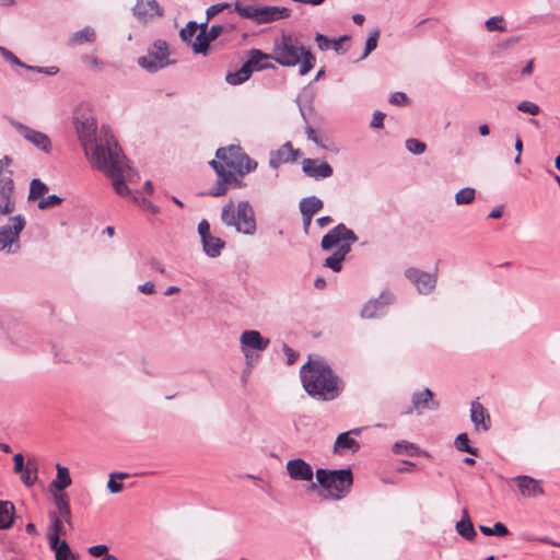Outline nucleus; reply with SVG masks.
<instances>
[{"label": "nucleus", "mask_w": 560, "mask_h": 560, "mask_svg": "<svg viewBox=\"0 0 560 560\" xmlns=\"http://www.w3.org/2000/svg\"><path fill=\"white\" fill-rule=\"evenodd\" d=\"M75 129L91 164L112 179L113 187L119 196H127L130 190L126 179H130L132 170L127 164L126 156L109 127L102 126L97 130L96 119L82 115L75 118Z\"/></svg>", "instance_id": "1"}, {"label": "nucleus", "mask_w": 560, "mask_h": 560, "mask_svg": "<svg viewBox=\"0 0 560 560\" xmlns=\"http://www.w3.org/2000/svg\"><path fill=\"white\" fill-rule=\"evenodd\" d=\"M306 393L320 400H332L339 395L338 377L322 360H308L300 371Z\"/></svg>", "instance_id": "2"}, {"label": "nucleus", "mask_w": 560, "mask_h": 560, "mask_svg": "<svg viewBox=\"0 0 560 560\" xmlns=\"http://www.w3.org/2000/svg\"><path fill=\"white\" fill-rule=\"evenodd\" d=\"M271 57L282 67H295L299 65V73L301 75L307 74L316 62L312 51L290 34H282L280 38L273 42Z\"/></svg>", "instance_id": "3"}, {"label": "nucleus", "mask_w": 560, "mask_h": 560, "mask_svg": "<svg viewBox=\"0 0 560 560\" xmlns=\"http://www.w3.org/2000/svg\"><path fill=\"white\" fill-rule=\"evenodd\" d=\"M358 237L355 233L348 229L343 223H339L323 236L320 246L324 250H329L337 246V249L325 259L324 266L335 272L342 269V261L351 250V244L355 243Z\"/></svg>", "instance_id": "4"}, {"label": "nucleus", "mask_w": 560, "mask_h": 560, "mask_svg": "<svg viewBox=\"0 0 560 560\" xmlns=\"http://www.w3.org/2000/svg\"><path fill=\"white\" fill-rule=\"evenodd\" d=\"M317 482L311 483L310 491H314L318 486L325 491L322 494L324 499L340 500L351 490L353 478L350 468L329 470L319 468L316 470Z\"/></svg>", "instance_id": "5"}, {"label": "nucleus", "mask_w": 560, "mask_h": 560, "mask_svg": "<svg viewBox=\"0 0 560 560\" xmlns=\"http://www.w3.org/2000/svg\"><path fill=\"white\" fill-rule=\"evenodd\" d=\"M221 220L226 226L235 228L238 233L254 235L256 232L255 214L248 201H240L237 205L231 201L225 205Z\"/></svg>", "instance_id": "6"}, {"label": "nucleus", "mask_w": 560, "mask_h": 560, "mask_svg": "<svg viewBox=\"0 0 560 560\" xmlns=\"http://www.w3.org/2000/svg\"><path fill=\"white\" fill-rule=\"evenodd\" d=\"M218 160L210 163L219 164L224 172H231L234 176H244L256 170L257 163L253 161L240 145H230L217 150Z\"/></svg>", "instance_id": "7"}, {"label": "nucleus", "mask_w": 560, "mask_h": 560, "mask_svg": "<svg viewBox=\"0 0 560 560\" xmlns=\"http://www.w3.org/2000/svg\"><path fill=\"white\" fill-rule=\"evenodd\" d=\"M234 11L243 19L253 20L257 24L272 23L279 20L288 19L291 10L285 7L266 5L255 7L243 4L240 0L234 3Z\"/></svg>", "instance_id": "8"}, {"label": "nucleus", "mask_w": 560, "mask_h": 560, "mask_svg": "<svg viewBox=\"0 0 560 560\" xmlns=\"http://www.w3.org/2000/svg\"><path fill=\"white\" fill-rule=\"evenodd\" d=\"M168 56L167 43L163 39H158L149 47L145 56L138 58V65L149 72H156L175 62L170 60Z\"/></svg>", "instance_id": "9"}, {"label": "nucleus", "mask_w": 560, "mask_h": 560, "mask_svg": "<svg viewBox=\"0 0 560 560\" xmlns=\"http://www.w3.org/2000/svg\"><path fill=\"white\" fill-rule=\"evenodd\" d=\"M25 226V220L22 215H15L9 220V223L0 229V250L16 253L20 249V233Z\"/></svg>", "instance_id": "10"}, {"label": "nucleus", "mask_w": 560, "mask_h": 560, "mask_svg": "<svg viewBox=\"0 0 560 560\" xmlns=\"http://www.w3.org/2000/svg\"><path fill=\"white\" fill-rule=\"evenodd\" d=\"M11 126L30 143L45 153L51 150V142L47 135L42 131L32 129L26 125L16 120H11Z\"/></svg>", "instance_id": "11"}, {"label": "nucleus", "mask_w": 560, "mask_h": 560, "mask_svg": "<svg viewBox=\"0 0 560 560\" xmlns=\"http://www.w3.org/2000/svg\"><path fill=\"white\" fill-rule=\"evenodd\" d=\"M218 176L215 185L206 194L208 196L220 197L226 194L230 187H242V182L231 172H224L221 165L209 163Z\"/></svg>", "instance_id": "12"}, {"label": "nucleus", "mask_w": 560, "mask_h": 560, "mask_svg": "<svg viewBox=\"0 0 560 560\" xmlns=\"http://www.w3.org/2000/svg\"><path fill=\"white\" fill-rule=\"evenodd\" d=\"M240 343L245 358L249 360L250 350L264 351L268 348L270 340L264 338L258 330H244L240 337Z\"/></svg>", "instance_id": "13"}, {"label": "nucleus", "mask_w": 560, "mask_h": 560, "mask_svg": "<svg viewBox=\"0 0 560 560\" xmlns=\"http://www.w3.org/2000/svg\"><path fill=\"white\" fill-rule=\"evenodd\" d=\"M405 276L416 284L420 294L431 293L436 285V276L417 268H409L405 271Z\"/></svg>", "instance_id": "14"}, {"label": "nucleus", "mask_w": 560, "mask_h": 560, "mask_svg": "<svg viewBox=\"0 0 560 560\" xmlns=\"http://www.w3.org/2000/svg\"><path fill=\"white\" fill-rule=\"evenodd\" d=\"M302 171L306 176L315 179L329 178L334 174L330 164L318 159H304Z\"/></svg>", "instance_id": "15"}, {"label": "nucleus", "mask_w": 560, "mask_h": 560, "mask_svg": "<svg viewBox=\"0 0 560 560\" xmlns=\"http://www.w3.org/2000/svg\"><path fill=\"white\" fill-rule=\"evenodd\" d=\"M288 475L294 481H312L314 471L312 466L302 458H294L285 465Z\"/></svg>", "instance_id": "16"}, {"label": "nucleus", "mask_w": 560, "mask_h": 560, "mask_svg": "<svg viewBox=\"0 0 560 560\" xmlns=\"http://www.w3.org/2000/svg\"><path fill=\"white\" fill-rule=\"evenodd\" d=\"M512 481L516 483L520 493L524 498H536L544 495L545 493L540 480H537L530 476H516L512 478Z\"/></svg>", "instance_id": "17"}, {"label": "nucleus", "mask_w": 560, "mask_h": 560, "mask_svg": "<svg viewBox=\"0 0 560 560\" xmlns=\"http://www.w3.org/2000/svg\"><path fill=\"white\" fill-rule=\"evenodd\" d=\"M298 155L299 150H294L292 144L287 142L277 151L271 152L269 165L272 168H278L281 164L296 161Z\"/></svg>", "instance_id": "18"}, {"label": "nucleus", "mask_w": 560, "mask_h": 560, "mask_svg": "<svg viewBox=\"0 0 560 560\" xmlns=\"http://www.w3.org/2000/svg\"><path fill=\"white\" fill-rule=\"evenodd\" d=\"M411 402L412 408L419 412L423 409L436 410L439 408V402L433 399V393L429 388L413 393Z\"/></svg>", "instance_id": "19"}, {"label": "nucleus", "mask_w": 560, "mask_h": 560, "mask_svg": "<svg viewBox=\"0 0 560 560\" xmlns=\"http://www.w3.org/2000/svg\"><path fill=\"white\" fill-rule=\"evenodd\" d=\"M133 13L140 20L162 15V10L156 0H137Z\"/></svg>", "instance_id": "20"}, {"label": "nucleus", "mask_w": 560, "mask_h": 560, "mask_svg": "<svg viewBox=\"0 0 560 560\" xmlns=\"http://www.w3.org/2000/svg\"><path fill=\"white\" fill-rule=\"evenodd\" d=\"M470 419L476 430L488 431L490 429V416L478 400L471 402Z\"/></svg>", "instance_id": "21"}, {"label": "nucleus", "mask_w": 560, "mask_h": 560, "mask_svg": "<svg viewBox=\"0 0 560 560\" xmlns=\"http://www.w3.org/2000/svg\"><path fill=\"white\" fill-rule=\"evenodd\" d=\"M270 59H272L271 54H265L261 50L254 48L249 51L246 63L249 65L253 72L265 69H275V66L269 62Z\"/></svg>", "instance_id": "22"}, {"label": "nucleus", "mask_w": 560, "mask_h": 560, "mask_svg": "<svg viewBox=\"0 0 560 560\" xmlns=\"http://www.w3.org/2000/svg\"><path fill=\"white\" fill-rule=\"evenodd\" d=\"M360 432L361 429H354L352 431L339 434L334 445L335 453L341 454L345 450H349L352 453L358 452L360 444L357 440L350 438V434L353 433L358 435Z\"/></svg>", "instance_id": "23"}, {"label": "nucleus", "mask_w": 560, "mask_h": 560, "mask_svg": "<svg viewBox=\"0 0 560 560\" xmlns=\"http://www.w3.org/2000/svg\"><path fill=\"white\" fill-rule=\"evenodd\" d=\"M14 185L0 184V218L11 214L15 209V202L12 199Z\"/></svg>", "instance_id": "24"}, {"label": "nucleus", "mask_w": 560, "mask_h": 560, "mask_svg": "<svg viewBox=\"0 0 560 560\" xmlns=\"http://www.w3.org/2000/svg\"><path fill=\"white\" fill-rule=\"evenodd\" d=\"M389 302L390 296H386L385 294H382L380 299L366 302L361 310V317L368 319L376 317Z\"/></svg>", "instance_id": "25"}, {"label": "nucleus", "mask_w": 560, "mask_h": 560, "mask_svg": "<svg viewBox=\"0 0 560 560\" xmlns=\"http://www.w3.org/2000/svg\"><path fill=\"white\" fill-rule=\"evenodd\" d=\"M456 532L465 539L472 541L477 537L474 524L469 517L467 509L462 511V520L456 523Z\"/></svg>", "instance_id": "26"}, {"label": "nucleus", "mask_w": 560, "mask_h": 560, "mask_svg": "<svg viewBox=\"0 0 560 560\" xmlns=\"http://www.w3.org/2000/svg\"><path fill=\"white\" fill-rule=\"evenodd\" d=\"M49 547L55 552L56 560H75L66 540L57 539L55 536Z\"/></svg>", "instance_id": "27"}, {"label": "nucleus", "mask_w": 560, "mask_h": 560, "mask_svg": "<svg viewBox=\"0 0 560 560\" xmlns=\"http://www.w3.org/2000/svg\"><path fill=\"white\" fill-rule=\"evenodd\" d=\"M324 207V202L316 196L305 197L300 200L299 208L301 213L314 217Z\"/></svg>", "instance_id": "28"}, {"label": "nucleus", "mask_w": 560, "mask_h": 560, "mask_svg": "<svg viewBox=\"0 0 560 560\" xmlns=\"http://www.w3.org/2000/svg\"><path fill=\"white\" fill-rule=\"evenodd\" d=\"M96 39V33L93 27L85 26L84 28L74 32L69 40V46L82 45L84 43H93Z\"/></svg>", "instance_id": "29"}, {"label": "nucleus", "mask_w": 560, "mask_h": 560, "mask_svg": "<svg viewBox=\"0 0 560 560\" xmlns=\"http://www.w3.org/2000/svg\"><path fill=\"white\" fill-rule=\"evenodd\" d=\"M15 508L10 501L0 500V529H8L14 521Z\"/></svg>", "instance_id": "30"}, {"label": "nucleus", "mask_w": 560, "mask_h": 560, "mask_svg": "<svg viewBox=\"0 0 560 560\" xmlns=\"http://www.w3.org/2000/svg\"><path fill=\"white\" fill-rule=\"evenodd\" d=\"M253 71L249 68V65L246 63V61L243 63V66L235 72H229L225 77V80L231 85H238L247 81Z\"/></svg>", "instance_id": "31"}, {"label": "nucleus", "mask_w": 560, "mask_h": 560, "mask_svg": "<svg viewBox=\"0 0 560 560\" xmlns=\"http://www.w3.org/2000/svg\"><path fill=\"white\" fill-rule=\"evenodd\" d=\"M56 469L57 476L56 479L51 482V487L58 491H62L71 485L70 472L67 467H63L60 464L56 465Z\"/></svg>", "instance_id": "32"}, {"label": "nucleus", "mask_w": 560, "mask_h": 560, "mask_svg": "<svg viewBox=\"0 0 560 560\" xmlns=\"http://www.w3.org/2000/svg\"><path fill=\"white\" fill-rule=\"evenodd\" d=\"M205 253L209 257H218L224 247V242L215 236H210L201 241Z\"/></svg>", "instance_id": "33"}, {"label": "nucleus", "mask_w": 560, "mask_h": 560, "mask_svg": "<svg viewBox=\"0 0 560 560\" xmlns=\"http://www.w3.org/2000/svg\"><path fill=\"white\" fill-rule=\"evenodd\" d=\"M37 471L38 467L36 460L34 458H28L25 470L21 472L22 482L26 487H32L37 480Z\"/></svg>", "instance_id": "34"}, {"label": "nucleus", "mask_w": 560, "mask_h": 560, "mask_svg": "<svg viewBox=\"0 0 560 560\" xmlns=\"http://www.w3.org/2000/svg\"><path fill=\"white\" fill-rule=\"evenodd\" d=\"M393 452L397 455L417 456L420 454V448L408 441H399L393 445Z\"/></svg>", "instance_id": "35"}, {"label": "nucleus", "mask_w": 560, "mask_h": 560, "mask_svg": "<svg viewBox=\"0 0 560 560\" xmlns=\"http://www.w3.org/2000/svg\"><path fill=\"white\" fill-rule=\"evenodd\" d=\"M11 163L12 160L8 155L0 159V184L14 185L12 171L8 170Z\"/></svg>", "instance_id": "36"}, {"label": "nucleus", "mask_w": 560, "mask_h": 560, "mask_svg": "<svg viewBox=\"0 0 560 560\" xmlns=\"http://www.w3.org/2000/svg\"><path fill=\"white\" fill-rule=\"evenodd\" d=\"M48 191V187L38 178H34L30 184L28 200H36Z\"/></svg>", "instance_id": "37"}, {"label": "nucleus", "mask_w": 560, "mask_h": 560, "mask_svg": "<svg viewBox=\"0 0 560 560\" xmlns=\"http://www.w3.org/2000/svg\"><path fill=\"white\" fill-rule=\"evenodd\" d=\"M129 475L127 472H112L107 481V489L110 493H119L124 489V483L117 479H125Z\"/></svg>", "instance_id": "38"}, {"label": "nucleus", "mask_w": 560, "mask_h": 560, "mask_svg": "<svg viewBox=\"0 0 560 560\" xmlns=\"http://www.w3.org/2000/svg\"><path fill=\"white\" fill-rule=\"evenodd\" d=\"M476 190L471 187H465L455 194V202L458 206L469 205L475 200Z\"/></svg>", "instance_id": "39"}, {"label": "nucleus", "mask_w": 560, "mask_h": 560, "mask_svg": "<svg viewBox=\"0 0 560 560\" xmlns=\"http://www.w3.org/2000/svg\"><path fill=\"white\" fill-rule=\"evenodd\" d=\"M479 529L486 536L495 535V536L503 537L509 534L508 527L501 522H497L492 527L480 525Z\"/></svg>", "instance_id": "40"}, {"label": "nucleus", "mask_w": 560, "mask_h": 560, "mask_svg": "<svg viewBox=\"0 0 560 560\" xmlns=\"http://www.w3.org/2000/svg\"><path fill=\"white\" fill-rule=\"evenodd\" d=\"M201 31L197 35L195 43L192 44V49L196 54H205L208 50L209 44L211 40H208V36L206 34L207 27H200Z\"/></svg>", "instance_id": "41"}, {"label": "nucleus", "mask_w": 560, "mask_h": 560, "mask_svg": "<svg viewBox=\"0 0 560 560\" xmlns=\"http://www.w3.org/2000/svg\"><path fill=\"white\" fill-rule=\"evenodd\" d=\"M455 446L460 452H466L471 455L478 454V450L469 445V439L467 433H460L457 435V438L455 439Z\"/></svg>", "instance_id": "42"}, {"label": "nucleus", "mask_w": 560, "mask_h": 560, "mask_svg": "<svg viewBox=\"0 0 560 560\" xmlns=\"http://www.w3.org/2000/svg\"><path fill=\"white\" fill-rule=\"evenodd\" d=\"M55 503L58 508L60 515L66 520V522H70L71 511L68 501L66 500L63 494L55 495Z\"/></svg>", "instance_id": "43"}, {"label": "nucleus", "mask_w": 560, "mask_h": 560, "mask_svg": "<svg viewBox=\"0 0 560 560\" xmlns=\"http://www.w3.org/2000/svg\"><path fill=\"white\" fill-rule=\"evenodd\" d=\"M485 26L489 32H494V31L505 32L506 31L504 19L501 15L491 16L490 19H488L486 21Z\"/></svg>", "instance_id": "44"}, {"label": "nucleus", "mask_w": 560, "mask_h": 560, "mask_svg": "<svg viewBox=\"0 0 560 560\" xmlns=\"http://www.w3.org/2000/svg\"><path fill=\"white\" fill-rule=\"evenodd\" d=\"M51 518V526L47 535L49 542L52 541L55 536L57 537V539H60V535L63 534V526L61 520L56 514H54Z\"/></svg>", "instance_id": "45"}, {"label": "nucleus", "mask_w": 560, "mask_h": 560, "mask_svg": "<svg viewBox=\"0 0 560 560\" xmlns=\"http://www.w3.org/2000/svg\"><path fill=\"white\" fill-rule=\"evenodd\" d=\"M348 39V36H341L338 40H334V44H335V49L338 51L339 50V43L342 42V40H346ZM315 40L318 45V48L320 50H327L330 48V45L332 44V40H330L328 37H326L325 35H322V34H317L316 37H315Z\"/></svg>", "instance_id": "46"}, {"label": "nucleus", "mask_w": 560, "mask_h": 560, "mask_svg": "<svg viewBox=\"0 0 560 560\" xmlns=\"http://www.w3.org/2000/svg\"><path fill=\"white\" fill-rule=\"evenodd\" d=\"M234 30V25L228 24V25H220V24H213L208 32H206L208 36V40H214L217 39L224 31H232Z\"/></svg>", "instance_id": "47"}, {"label": "nucleus", "mask_w": 560, "mask_h": 560, "mask_svg": "<svg viewBox=\"0 0 560 560\" xmlns=\"http://www.w3.org/2000/svg\"><path fill=\"white\" fill-rule=\"evenodd\" d=\"M406 148L410 153L419 155L425 151L427 145L418 139L410 138L406 140Z\"/></svg>", "instance_id": "48"}, {"label": "nucleus", "mask_w": 560, "mask_h": 560, "mask_svg": "<svg viewBox=\"0 0 560 560\" xmlns=\"http://www.w3.org/2000/svg\"><path fill=\"white\" fill-rule=\"evenodd\" d=\"M517 110L532 116H537L540 113V107L534 102L522 101L517 104Z\"/></svg>", "instance_id": "49"}, {"label": "nucleus", "mask_w": 560, "mask_h": 560, "mask_svg": "<svg viewBox=\"0 0 560 560\" xmlns=\"http://www.w3.org/2000/svg\"><path fill=\"white\" fill-rule=\"evenodd\" d=\"M230 4L229 3H225V2H222V3H217V4H213L211 7H209L206 11V14H207V20L206 22L201 23L200 24V27H207L208 25V22L214 16L217 15L218 13H220L221 11H223L224 9L229 8Z\"/></svg>", "instance_id": "50"}, {"label": "nucleus", "mask_w": 560, "mask_h": 560, "mask_svg": "<svg viewBox=\"0 0 560 560\" xmlns=\"http://www.w3.org/2000/svg\"><path fill=\"white\" fill-rule=\"evenodd\" d=\"M62 202V198L57 196V195H49L48 197L46 198H42L39 201H38V209L40 210H45V209H48V208H51V207H55V206H58Z\"/></svg>", "instance_id": "51"}, {"label": "nucleus", "mask_w": 560, "mask_h": 560, "mask_svg": "<svg viewBox=\"0 0 560 560\" xmlns=\"http://www.w3.org/2000/svg\"><path fill=\"white\" fill-rule=\"evenodd\" d=\"M199 26H200V25H198V24H197L196 22H194V21L188 22V23H187V25H186V27H185V28H183V30L180 31V33H179V34H180V37H182V39H183V40H185V42L190 40V39H191V37H192V36L195 35V33L197 32V30H198V27H199Z\"/></svg>", "instance_id": "52"}, {"label": "nucleus", "mask_w": 560, "mask_h": 560, "mask_svg": "<svg viewBox=\"0 0 560 560\" xmlns=\"http://www.w3.org/2000/svg\"><path fill=\"white\" fill-rule=\"evenodd\" d=\"M378 35V31H374L373 33L370 34L365 43V50L362 58L368 57L369 54L377 47Z\"/></svg>", "instance_id": "53"}, {"label": "nucleus", "mask_w": 560, "mask_h": 560, "mask_svg": "<svg viewBox=\"0 0 560 560\" xmlns=\"http://www.w3.org/2000/svg\"><path fill=\"white\" fill-rule=\"evenodd\" d=\"M282 350L287 357V364L292 365L293 363H295V361L299 358V353L295 350H293L290 346H288L287 343H283Z\"/></svg>", "instance_id": "54"}, {"label": "nucleus", "mask_w": 560, "mask_h": 560, "mask_svg": "<svg viewBox=\"0 0 560 560\" xmlns=\"http://www.w3.org/2000/svg\"><path fill=\"white\" fill-rule=\"evenodd\" d=\"M389 103L394 105H406L408 103V97L402 92H395L389 97Z\"/></svg>", "instance_id": "55"}, {"label": "nucleus", "mask_w": 560, "mask_h": 560, "mask_svg": "<svg viewBox=\"0 0 560 560\" xmlns=\"http://www.w3.org/2000/svg\"><path fill=\"white\" fill-rule=\"evenodd\" d=\"M107 546L106 545H95L89 548V553L92 557L98 558L107 553Z\"/></svg>", "instance_id": "56"}, {"label": "nucleus", "mask_w": 560, "mask_h": 560, "mask_svg": "<svg viewBox=\"0 0 560 560\" xmlns=\"http://www.w3.org/2000/svg\"><path fill=\"white\" fill-rule=\"evenodd\" d=\"M198 233L201 237V241H203L205 238H208L211 236L210 234V224L208 223L207 220H202L199 224H198Z\"/></svg>", "instance_id": "57"}, {"label": "nucleus", "mask_w": 560, "mask_h": 560, "mask_svg": "<svg viewBox=\"0 0 560 560\" xmlns=\"http://www.w3.org/2000/svg\"><path fill=\"white\" fill-rule=\"evenodd\" d=\"M13 462H14V472L15 474H21L22 471L25 470V466H24V457L22 454L18 453L14 455L13 457Z\"/></svg>", "instance_id": "58"}, {"label": "nucleus", "mask_w": 560, "mask_h": 560, "mask_svg": "<svg viewBox=\"0 0 560 560\" xmlns=\"http://www.w3.org/2000/svg\"><path fill=\"white\" fill-rule=\"evenodd\" d=\"M3 57L13 65L23 67L25 66L12 51L1 48Z\"/></svg>", "instance_id": "59"}, {"label": "nucleus", "mask_w": 560, "mask_h": 560, "mask_svg": "<svg viewBox=\"0 0 560 560\" xmlns=\"http://www.w3.org/2000/svg\"><path fill=\"white\" fill-rule=\"evenodd\" d=\"M384 118H385V114L380 110H376L373 115V119H372L370 126L372 128H381L383 126Z\"/></svg>", "instance_id": "60"}, {"label": "nucleus", "mask_w": 560, "mask_h": 560, "mask_svg": "<svg viewBox=\"0 0 560 560\" xmlns=\"http://www.w3.org/2000/svg\"><path fill=\"white\" fill-rule=\"evenodd\" d=\"M139 291L144 294H152L155 291V285L152 281L144 282L138 287Z\"/></svg>", "instance_id": "61"}, {"label": "nucleus", "mask_w": 560, "mask_h": 560, "mask_svg": "<svg viewBox=\"0 0 560 560\" xmlns=\"http://www.w3.org/2000/svg\"><path fill=\"white\" fill-rule=\"evenodd\" d=\"M301 214H302V222H303V231L307 235L310 232L313 217L307 215L305 213H301Z\"/></svg>", "instance_id": "62"}, {"label": "nucleus", "mask_w": 560, "mask_h": 560, "mask_svg": "<svg viewBox=\"0 0 560 560\" xmlns=\"http://www.w3.org/2000/svg\"><path fill=\"white\" fill-rule=\"evenodd\" d=\"M503 214V207L502 206H499V207H495L494 209H492L490 211V213L488 214V218L490 219H499L501 218Z\"/></svg>", "instance_id": "63"}, {"label": "nucleus", "mask_w": 560, "mask_h": 560, "mask_svg": "<svg viewBox=\"0 0 560 560\" xmlns=\"http://www.w3.org/2000/svg\"><path fill=\"white\" fill-rule=\"evenodd\" d=\"M150 266H151L152 269H154V270H156V271H159L161 273H164V267H163V265L158 259L152 258L150 260Z\"/></svg>", "instance_id": "64"}]
</instances>
